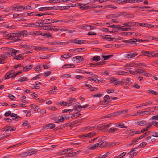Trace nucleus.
<instances>
[{
	"label": "nucleus",
	"instance_id": "nucleus-50",
	"mask_svg": "<svg viewBox=\"0 0 158 158\" xmlns=\"http://www.w3.org/2000/svg\"><path fill=\"white\" fill-rule=\"evenodd\" d=\"M126 85H129L131 83V82L130 81V78H126Z\"/></svg>",
	"mask_w": 158,
	"mask_h": 158
},
{
	"label": "nucleus",
	"instance_id": "nucleus-5",
	"mask_svg": "<svg viewBox=\"0 0 158 158\" xmlns=\"http://www.w3.org/2000/svg\"><path fill=\"white\" fill-rule=\"evenodd\" d=\"M138 55L137 53L134 52L133 51H131L129 54L126 55V57L128 59H130L133 58Z\"/></svg>",
	"mask_w": 158,
	"mask_h": 158
},
{
	"label": "nucleus",
	"instance_id": "nucleus-41",
	"mask_svg": "<svg viewBox=\"0 0 158 158\" xmlns=\"http://www.w3.org/2000/svg\"><path fill=\"white\" fill-rule=\"evenodd\" d=\"M92 60L96 62L100 60V57L99 56H95L93 57Z\"/></svg>",
	"mask_w": 158,
	"mask_h": 158
},
{
	"label": "nucleus",
	"instance_id": "nucleus-22",
	"mask_svg": "<svg viewBox=\"0 0 158 158\" xmlns=\"http://www.w3.org/2000/svg\"><path fill=\"white\" fill-rule=\"evenodd\" d=\"M29 79H27V77H23L19 78L18 81L21 82H23L25 81H27Z\"/></svg>",
	"mask_w": 158,
	"mask_h": 158
},
{
	"label": "nucleus",
	"instance_id": "nucleus-12",
	"mask_svg": "<svg viewBox=\"0 0 158 158\" xmlns=\"http://www.w3.org/2000/svg\"><path fill=\"white\" fill-rule=\"evenodd\" d=\"M85 40H79L78 39H75L74 40L72 41V42L74 43L77 44H83L84 43V42Z\"/></svg>",
	"mask_w": 158,
	"mask_h": 158
},
{
	"label": "nucleus",
	"instance_id": "nucleus-38",
	"mask_svg": "<svg viewBox=\"0 0 158 158\" xmlns=\"http://www.w3.org/2000/svg\"><path fill=\"white\" fill-rule=\"evenodd\" d=\"M127 112V110H124L123 111H118L116 112V113H117L116 114L117 116L120 115L122 114H126Z\"/></svg>",
	"mask_w": 158,
	"mask_h": 158
},
{
	"label": "nucleus",
	"instance_id": "nucleus-44",
	"mask_svg": "<svg viewBox=\"0 0 158 158\" xmlns=\"http://www.w3.org/2000/svg\"><path fill=\"white\" fill-rule=\"evenodd\" d=\"M43 35L47 37H51L52 36V35H51L50 33L49 32L44 33Z\"/></svg>",
	"mask_w": 158,
	"mask_h": 158
},
{
	"label": "nucleus",
	"instance_id": "nucleus-4",
	"mask_svg": "<svg viewBox=\"0 0 158 158\" xmlns=\"http://www.w3.org/2000/svg\"><path fill=\"white\" fill-rule=\"evenodd\" d=\"M107 138L105 136L102 137L101 139H99L98 142L100 143L102 146H104L107 144V142L106 141Z\"/></svg>",
	"mask_w": 158,
	"mask_h": 158
},
{
	"label": "nucleus",
	"instance_id": "nucleus-53",
	"mask_svg": "<svg viewBox=\"0 0 158 158\" xmlns=\"http://www.w3.org/2000/svg\"><path fill=\"white\" fill-rule=\"evenodd\" d=\"M14 59H16L17 60H20L23 59V57L22 56V54H19L17 55L15 58Z\"/></svg>",
	"mask_w": 158,
	"mask_h": 158
},
{
	"label": "nucleus",
	"instance_id": "nucleus-31",
	"mask_svg": "<svg viewBox=\"0 0 158 158\" xmlns=\"http://www.w3.org/2000/svg\"><path fill=\"white\" fill-rule=\"evenodd\" d=\"M60 104L61 105H64L65 106H72V104H70V103L69 102H65L63 101H61L60 102Z\"/></svg>",
	"mask_w": 158,
	"mask_h": 158
},
{
	"label": "nucleus",
	"instance_id": "nucleus-63",
	"mask_svg": "<svg viewBox=\"0 0 158 158\" xmlns=\"http://www.w3.org/2000/svg\"><path fill=\"white\" fill-rule=\"evenodd\" d=\"M25 112L26 114L27 117H29L31 115V112L30 111L25 110Z\"/></svg>",
	"mask_w": 158,
	"mask_h": 158
},
{
	"label": "nucleus",
	"instance_id": "nucleus-42",
	"mask_svg": "<svg viewBox=\"0 0 158 158\" xmlns=\"http://www.w3.org/2000/svg\"><path fill=\"white\" fill-rule=\"evenodd\" d=\"M113 56V55H107V56H102V57L103 58L104 60H106L111 58Z\"/></svg>",
	"mask_w": 158,
	"mask_h": 158
},
{
	"label": "nucleus",
	"instance_id": "nucleus-26",
	"mask_svg": "<svg viewBox=\"0 0 158 158\" xmlns=\"http://www.w3.org/2000/svg\"><path fill=\"white\" fill-rule=\"evenodd\" d=\"M152 126V124H149L148 126H147L145 128H144L142 129L141 130V132L142 133H143L145 131H147L150 128H151Z\"/></svg>",
	"mask_w": 158,
	"mask_h": 158
},
{
	"label": "nucleus",
	"instance_id": "nucleus-39",
	"mask_svg": "<svg viewBox=\"0 0 158 158\" xmlns=\"http://www.w3.org/2000/svg\"><path fill=\"white\" fill-rule=\"evenodd\" d=\"M80 107L81 105L79 103H78V104H76L74 106V108L75 109L76 111H79V110H81Z\"/></svg>",
	"mask_w": 158,
	"mask_h": 158
},
{
	"label": "nucleus",
	"instance_id": "nucleus-24",
	"mask_svg": "<svg viewBox=\"0 0 158 158\" xmlns=\"http://www.w3.org/2000/svg\"><path fill=\"white\" fill-rule=\"evenodd\" d=\"M110 97L108 95H106L104 97V100L108 103H109L111 102V100H110Z\"/></svg>",
	"mask_w": 158,
	"mask_h": 158
},
{
	"label": "nucleus",
	"instance_id": "nucleus-51",
	"mask_svg": "<svg viewBox=\"0 0 158 158\" xmlns=\"http://www.w3.org/2000/svg\"><path fill=\"white\" fill-rule=\"evenodd\" d=\"M118 130V129L116 128H111L109 129V131L110 132L114 133L115 131H117Z\"/></svg>",
	"mask_w": 158,
	"mask_h": 158
},
{
	"label": "nucleus",
	"instance_id": "nucleus-2",
	"mask_svg": "<svg viewBox=\"0 0 158 158\" xmlns=\"http://www.w3.org/2000/svg\"><path fill=\"white\" fill-rule=\"evenodd\" d=\"M96 135L95 132L94 131L90 132L88 134H84L81 135L79 136V137L81 138H84V139L86 138L92 137Z\"/></svg>",
	"mask_w": 158,
	"mask_h": 158
},
{
	"label": "nucleus",
	"instance_id": "nucleus-25",
	"mask_svg": "<svg viewBox=\"0 0 158 158\" xmlns=\"http://www.w3.org/2000/svg\"><path fill=\"white\" fill-rule=\"evenodd\" d=\"M52 22H51V19H47L43 20L42 24L43 25L44 24H50Z\"/></svg>",
	"mask_w": 158,
	"mask_h": 158
},
{
	"label": "nucleus",
	"instance_id": "nucleus-3",
	"mask_svg": "<svg viewBox=\"0 0 158 158\" xmlns=\"http://www.w3.org/2000/svg\"><path fill=\"white\" fill-rule=\"evenodd\" d=\"M15 71L14 70L10 71L7 72L6 74V75L5 76V79H8L11 77L14 78L15 77H14L15 75Z\"/></svg>",
	"mask_w": 158,
	"mask_h": 158
},
{
	"label": "nucleus",
	"instance_id": "nucleus-33",
	"mask_svg": "<svg viewBox=\"0 0 158 158\" xmlns=\"http://www.w3.org/2000/svg\"><path fill=\"white\" fill-rule=\"evenodd\" d=\"M81 115L80 113L79 112H77L76 113L73 114L72 115V116L71 117V118H75L77 117H79Z\"/></svg>",
	"mask_w": 158,
	"mask_h": 158
},
{
	"label": "nucleus",
	"instance_id": "nucleus-36",
	"mask_svg": "<svg viewBox=\"0 0 158 158\" xmlns=\"http://www.w3.org/2000/svg\"><path fill=\"white\" fill-rule=\"evenodd\" d=\"M108 16L109 17V18H113V17H115V18L118 17L120 16L119 13H117V14H111V15H109Z\"/></svg>",
	"mask_w": 158,
	"mask_h": 158
},
{
	"label": "nucleus",
	"instance_id": "nucleus-35",
	"mask_svg": "<svg viewBox=\"0 0 158 158\" xmlns=\"http://www.w3.org/2000/svg\"><path fill=\"white\" fill-rule=\"evenodd\" d=\"M151 132V131H149L147 132H146L144 134H143L141 136H140L139 138V139H143L144 137L146 136H148L149 135L150 133Z\"/></svg>",
	"mask_w": 158,
	"mask_h": 158
},
{
	"label": "nucleus",
	"instance_id": "nucleus-55",
	"mask_svg": "<svg viewBox=\"0 0 158 158\" xmlns=\"http://www.w3.org/2000/svg\"><path fill=\"white\" fill-rule=\"evenodd\" d=\"M9 136V135H6L4 134H2L0 136V140L3 139L5 138H7Z\"/></svg>",
	"mask_w": 158,
	"mask_h": 158
},
{
	"label": "nucleus",
	"instance_id": "nucleus-47",
	"mask_svg": "<svg viewBox=\"0 0 158 158\" xmlns=\"http://www.w3.org/2000/svg\"><path fill=\"white\" fill-rule=\"evenodd\" d=\"M110 153H111L110 152H108L103 155H102V154H100L101 157V158H105L106 157H107L108 156L109 154Z\"/></svg>",
	"mask_w": 158,
	"mask_h": 158
},
{
	"label": "nucleus",
	"instance_id": "nucleus-15",
	"mask_svg": "<svg viewBox=\"0 0 158 158\" xmlns=\"http://www.w3.org/2000/svg\"><path fill=\"white\" fill-rule=\"evenodd\" d=\"M73 59H76L77 63L83 61L84 60V58L81 56H77L73 58Z\"/></svg>",
	"mask_w": 158,
	"mask_h": 158
},
{
	"label": "nucleus",
	"instance_id": "nucleus-18",
	"mask_svg": "<svg viewBox=\"0 0 158 158\" xmlns=\"http://www.w3.org/2000/svg\"><path fill=\"white\" fill-rule=\"evenodd\" d=\"M137 123L140 126H143L147 124V123L146 121L143 120L138 121Z\"/></svg>",
	"mask_w": 158,
	"mask_h": 158
},
{
	"label": "nucleus",
	"instance_id": "nucleus-29",
	"mask_svg": "<svg viewBox=\"0 0 158 158\" xmlns=\"http://www.w3.org/2000/svg\"><path fill=\"white\" fill-rule=\"evenodd\" d=\"M64 120V119L63 116H61L60 117V118H56L55 120V122L57 123L61 121H63Z\"/></svg>",
	"mask_w": 158,
	"mask_h": 158
},
{
	"label": "nucleus",
	"instance_id": "nucleus-45",
	"mask_svg": "<svg viewBox=\"0 0 158 158\" xmlns=\"http://www.w3.org/2000/svg\"><path fill=\"white\" fill-rule=\"evenodd\" d=\"M76 99L73 98H70L67 101L68 102L70 103V104H72V103L75 102Z\"/></svg>",
	"mask_w": 158,
	"mask_h": 158
},
{
	"label": "nucleus",
	"instance_id": "nucleus-8",
	"mask_svg": "<svg viewBox=\"0 0 158 158\" xmlns=\"http://www.w3.org/2000/svg\"><path fill=\"white\" fill-rule=\"evenodd\" d=\"M136 24L137 23L135 22L129 21L124 23L123 25L124 26L130 27L131 26H135Z\"/></svg>",
	"mask_w": 158,
	"mask_h": 158
},
{
	"label": "nucleus",
	"instance_id": "nucleus-46",
	"mask_svg": "<svg viewBox=\"0 0 158 158\" xmlns=\"http://www.w3.org/2000/svg\"><path fill=\"white\" fill-rule=\"evenodd\" d=\"M117 114V113H116V112H114L113 113H111L110 114L108 115H107V117L110 118L111 117H113V116H117L116 114Z\"/></svg>",
	"mask_w": 158,
	"mask_h": 158
},
{
	"label": "nucleus",
	"instance_id": "nucleus-48",
	"mask_svg": "<svg viewBox=\"0 0 158 158\" xmlns=\"http://www.w3.org/2000/svg\"><path fill=\"white\" fill-rule=\"evenodd\" d=\"M31 27H38L39 26V25H40L39 23L37 22H36L35 23H31Z\"/></svg>",
	"mask_w": 158,
	"mask_h": 158
},
{
	"label": "nucleus",
	"instance_id": "nucleus-17",
	"mask_svg": "<svg viewBox=\"0 0 158 158\" xmlns=\"http://www.w3.org/2000/svg\"><path fill=\"white\" fill-rule=\"evenodd\" d=\"M75 67V65L74 64H65L64 65L62 68H74Z\"/></svg>",
	"mask_w": 158,
	"mask_h": 158
},
{
	"label": "nucleus",
	"instance_id": "nucleus-1",
	"mask_svg": "<svg viewBox=\"0 0 158 158\" xmlns=\"http://www.w3.org/2000/svg\"><path fill=\"white\" fill-rule=\"evenodd\" d=\"M23 33L21 32L20 33H13L12 34L14 35V37L13 39H14V42H16L17 41H19L22 40L21 38L24 37Z\"/></svg>",
	"mask_w": 158,
	"mask_h": 158
},
{
	"label": "nucleus",
	"instance_id": "nucleus-54",
	"mask_svg": "<svg viewBox=\"0 0 158 158\" xmlns=\"http://www.w3.org/2000/svg\"><path fill=\"white\" fill-rule=\"evenodd\" d=\"M24 15L27 16H32L35 15V12H31V13H24Z\"/></svg>",
	"mask_w": 158,
	"mask_h": 158
},
{
	"label": "nucleus",
	"instance_id": "nucleus-14",
	"mask_svg": "<svg viewBox=\"0 0 158 158\" xmlns=\"http://www.w3.org/2000/svg\"><path fill=\"white\" fill-rule=\"evenodd\" d=\"M137 113L141 116L147 115L149 114V113L147 111H142L141 110H139L138 111Z\"/></svg>",
	"mask_w": 158,
	"mask_h": 158
},
{
	"label": "nucleus",
	"instance_id": "nucleus-21",
	"mask_svg": "<svg viewBox=\"0 0 158 158\" xmlns=\"http://www.w3.org/2000/svg\"><path fill=\"white\" fill-rule=\"evenodd\" d=\"M30 107L31 108L34 109V113H36L38 111V110L39 109L38 106H36L35 105L31 104L30 106Z\"/></svg>",
	"mask_w": 158,
	"mask_h": 158
},
{
	"label": "nucleus",
	"instance_id": "nucleus-28",
	"mask_svg": "<svg viewBox=\"0 0 158 158\" xmlns=\"http://www.w3.org/2000/svg\"><path fill=\"white\" fill-rule=\"evenodd\" d=\"M37 150H35L34 151H32L31 152H25L24 154L25 155H27V156H29L31 155V154H34L35 153H36V152L37 151Z\"/></svg>",
	"mask_w": 158,
	"mask_h": 158
},
{
	"label": "nucleus",
	"instance_id": "nucleus-37",
	"mask_svg": "<svg viewBox=\"0 0 158 158\" xmlns=\"http://www.w3.org/2000/svg\"><path fill=\"white\" fill-rule=\"evenodd\" d=\"M128 73V72H127L124 71H117L115 73L117 75H126V73Z\"/></svg>",
	"mask_w": 158,
	"mask_h": 158
},
{
	"label": "nucleus",
	"instance_id": "nucleus-58",
	"mask_svg": "<svg viewBox=\"0 0 158 158\" xmlns=\"http://www.w3.org/2000/svg\"><path fill=\"white\" fill-rule=\"evenodd\" d=\"M41 74H39L38 75H36L35 77H33L31 79V80H37V79H40V76H41Z\"/></svg>",
	"mask_w": 158,
	"mask_h": 158
},
{
	"label": "nucleus",
	"instance_id": "nucleus-40",
	"mask_svg": "<svg viewBox=\"0 0 158 158\" xmlns=\"http://www.w3.org/2000/svg\"><path fill=\"white\" fill-rule=\"evenodd\" d=\"M52 8L48 7H43L39 8L40 11H45L47 10L51 9Z\"/></svg>",
	"mask_w": 158,
	"mask_h": 158
},
{
	"label": "nucleus",
	"instance_id": "nucleus-62",
	"mask_svg": "<svg viewBox=\"0 0 158 158\" xmlns=\"http://www.w3.org/2000/svg\"><path fill=\"white\" fill-rule=\"evenodd\" d=\"M34 70L36 71H39L41 69V67L39 66H36L34 68Z\"/></svg>",
	"mask_w": 158,
	"mask_h": 158
},
{
	"label": "nucleus",
	"instance_id": "nucleus-57",
	"mask_svg": "<svg viewBox=\"0 0 158 158\" xmlns=\"http://www.w3.org/2000/svg\"><path fill=\"white\" fill-rule=\"evenodd\" d=\"M152 103H153V102L152 101H149L148 102H146L145 103H143L142 104L141 106H147V105H149L150 104H152Z\"/></svg>",
	"mask_w": 158,
	"mask_h": 158
},
{
	"label": "nucleus",
	"instance_id": "nucleus-49",
	"mask_svg": "<svg viewBox=\"0 0 158 158\" xmlns=\"http://www.w3.org/2000/svg\"><path fill=\"white\" fill-rule=\"evenodd\" d=\"M77 5H78V6H80V8L82 10H85V9H88L89 8L88 7H85V8L84 6V5H83L82 4L78 3V4H77Z\"/></svg>",
	"mask_w": 158,
	"mask_h": 158
},
{
	"label": "nucleus",
	"instance_id": "nucleus-30",
	"mask_svg": "<svg viewBox=\"0 0 158 158\" xmlns=\"http://www.w3.org/2000/svg\"><path fill=\"white\" fill-rule=\"evenodd\" d=\"M131 28H128V27H126L124 28L123 26H121L119 28V30H121L123 31H130L131 30Z\"/></svg>",
	"mask_w": 158,
	"mask_h": 158
},
{
	"label": "nucleus",
	"instance_id": "nucleus-16",
	"mask_svg": "<svg viewBox=\"0 0 158 158\" xmlns=\"http://www.w3.org/2000/svg\"><path fill=\"white\" fill-rule=\"evenodd\" d=\"M9 51L12 53V56H15L16 54V53H19V50H15L12 48H9Z\"/></svg>",
	"mask_w": 158,
	"mask_h": 158
},
{
	"label": "nucleus",
	"instance_id": "nucleus-64",
	"mask_svg": "<svg viewBox=\"0 0 158 158\" xmlns=\"http://www.w3.org/2000/svg\"><path fill=\"white\" fill-rule=\"evenodd\" d=\"M152 136L156 137H158V132H153L152 134Z\"/></svg>",
	"mask_w": 158,
	"mask_h": 158
},
{
	"label": "nucleus",
	"instance_id": "nucleus-10",
	"mask_svg": "<svg viewBox=\"0 0 158 158\" xmlns=\"http://www.w3.org/2000/svg\"><path fill=\"white\" fill-rule=\"evenodd\" d=\"M33 47L34 48V49L35 50H43L45 51L48 49L46 47H35L33 46Z\"/></svg>",
	"mask_w": 158,
	"mask_h": 158
},
{
	"label": "nucleus",
	"instance_id": "nucleus-6",
	"mask_svg": "<svg viewBox=\"0 0 158 158\" xmlns=\"http://www.w3.org/2000/svg\"><path fill=\"white\" fill-rule=\"evenodd\" d=\"M12 56V55L10 53L4 52L1 55L0 57L2 59H4L6 57H10Z\"/></svg>",
	"mask_w": 158,
	"mask_h": 158
},
{
	"label": "nucleus",
	"instance_id": "nucleus-59",
	"mask_svg": "<svg viewBox=\"0 0 158 158\" xmlns=\"http://www.w3.org/2000/svg\"><path fill=\"white\" fill-rule=\"evenodd\" d=\"M19 46L20 47H21L23 48H30V46H29L26 45H22V44H19Z\"/></svg>",
	"mask_w": 158,
	"mask_h": 158
},
{
	"label": "nucleus",
	"instance_id": "nucleus-13",
	"mask_svg": "<svg viewBox=\"0 0 158 158\" xmlns=\"http://www.w3.org/2000/svg\"><path fill=\"white\" fill-rule=\"evenodd\" d=\"M13 33H9L7 34L6 35V37H7V38L9 40H13L14 41V35L12 34Z\"/></svg>",
	"mask_w": 158,
	"mask_h": 158
},
{
	"label": "nucleus",
	"instance_id": "nucleus-43",
	"mask_svg": "<svg viewBox=\"0 0 158 158\" xmlns=\"http://www.w3.org/2000/svg\"><path fill=\"white\" fill-rule=\"evenodd\" d=\"M141 52L143 54L144 56H148L150 55L149 52L146 51L145 50H142Z\"/></svg>",
	"mask_w": 158,
	"mask_h": 158
},
{
	"label": "nucleus",
	"instance_id": "nucleus-61",
	"mask_svg": "<svg viewBox=\"0 0 158 158\" xmlns=\"http://www.w3.org/2000/svg\"><path fill=\"white\" fill-rule=\"evenodd\" d=\"M147 145V143L146 142H143L141 143L140 145H139L138 147H137L138 148H139V147H141L143 146V147Z\"/></svg>",
	"mask_w": 158,
	"mask_h": 158
},
{
	"label": "nucleus",
	"instance_id": "nucleus-9",
	"mask_svg": "<svg viewBox=\"0 0 158 158\" xmlns=\"http://www.w3.org/2000/svg\"><path fill=\"white\" fill-rule=\"evenodd\" d=\"M125 43H128L132 44H136V42H137V40L135 39H131L130 40H125L124 41Z\"/></svg>",
	"mask_w": 158,
	"mask_h": 158
},
{
	"label": "nucleus",
	"instance_id": "nucleus-11",
	"mask_svg": "<svg viewBox=\"0 0 158 158\" xmlns=\"http://www.w3.org/2000/svg\"><path fill=\"white\" fill-rule=\"evenodd\" d=\"M11 117H13L12 119L15 120H18L21 118V117L17 116L16 114L15 113H12L11 115Z\"/></svg>",
	"mask_w": 158,
	"mask_h": 158
},
{
	"label": "nucleus",
	"instance_id": "nucleus-60",
	"mask_svg": "<svg viewBox=\"0 0 158 158\" xmlns=\"http://www.w3.org/2000/svg\"><path fill=\"white\" fill-rule=\"evenodd\" d=\"M112 27H113V30H114L115 28H117L119 30V28L121 26L116 25H112Z\"/></svg>",
	"mask_w": 158,
	"mask_h": 158
},
{
	"label": "nucleus",
	"instance_id": "nucleus-34",
	"mask_svg": "<svg viewBox=\"0 0 158 158\" xmlns=\"http://www.w3.org/2000/svg\"><path fill=\"white\" fill-rule=\"evenodd\" d=\"M10 126H6L2 130L3 131H5L6 133L10 131Z\"/></svg>",
	"mask_w": 158,
	"mask_h": 158
},
{
	"label": "nucleus",
	"instance_id": "nucleus-27",
	"mask_svg": "<svg viewBox=\"0 0 158 158\" xmlns=\"http://www.w3.org/2000/svg\"><path fill=\"white\" fill-rule=\"evenodd\" d=\"M67 149H64L62 151L59 152H58L57 154L60 155L65 154L68 153V151H67Z\"/></svg>",
	"mask_w": 158,
	"mask_h": 158
},
{
	"label": "nucleus",
	"instance_id": "nucleus-56",
	"mask_svg": "<svg viewBox=\"0 0 158 158\" xmlns=\"http://www.w3.org/2000/svg\"><path fill=\"white\" fill-rule=\"evenodd\" d=\"M19 7V5H15L14 6L12 7V9L13 11H18Z\"/></svg>",
	"mask_w": 158,
	"mask_h": 158
},
{
	"label": "nucleus",
	"instance_id": "nucleus-7",
	"mask_svg": "<svg viewBox=\"0 0 158 158\" xmlns=\"http://www.w3.org/2000/svg\"><path fill=\"white\" fill-rule=\"evenodd\" d=\"M55 127V125L53 123H49L45 125L44 127V129H52Z\"/></svg>",
	"mask_w": 158,
	"mask_h": 158
},
{
	"label": "nucleus",
	"instance_id": "nucleus-20",
	"mask_svg": "<svg viewBox=\"0 0 158 158\" xmlns=\"http://www.w3.org/2000/svg\"><path fill=\"white\" fill-rule=\"evenodd\" d=\"M83 50L82 48H76L74 49H71L69 50V51L73 53H76L77 52H80Z\"/></svg>",
	"mask_w": 158,
	"mask_h": 158
},
{
	"label": "nucleus",
	"instance_id": "nucleus-32",
	"mask_svg": "<svg viewBox=\"0 0 158 158\" xmlns=\"http://www.w3.org/2000/svg\"><path fill=\"white\" fill-rule=\"evenodd\" d=\"M136 72L138 73H143L145 70L143 69H135Z\"/></svg>",
	"mask_w": 158,
	"mask_h": 158
},
{
	"label": "nucleus",
	"instance_id": "nucleus-19",
	"mask_svg": "<svg viewBox=\"0 0 158 158\" xmlns=\"http://www.w3.org/2000/svg\"><path fill=\"white\" fill-rule=\"evenodd\" d=\"M33 67V65H31L27 66H25L23 68V70L25 71H28L30 69H31Z\"/></svg>",
	"mask_w": 158,
	"mask_h": 158
},
{
	"label": "nucleus",
	"instance_id": "nucleus-52",
	"mask_svg": "<svg viewBox=\"0 0 158 158\" xmlns=\"http://www.w3.org/2000/svg\"><path fill=\"white\" fill-rule=\"evenodd\" d=\"M148 92L152 94H154L155 95H158V93L156 91H155L152 90H148Z\"/></svg>",
	"mask_w": 158,
	"mask_h": 158
},
{
	"label": "nucleus",
	"instance_id": "nucleus-23",
	"mask_svg": "<svg viewBox=\"0 0 158 158\" xmlns=\"http://www.w3.org/2000/svg\"><path fill=\"white\" fill-rule=\"evenodd\" d=\"M115 127L121 128H127V126H125L124 124L117 123L116 124Z\"/></svg>",
	"mask_w": 158,
	"mask_h": 158
}]
</instances>
